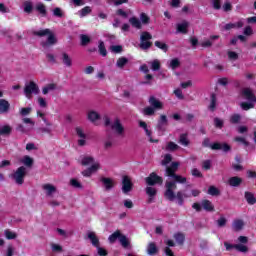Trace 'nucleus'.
<instances>
[{"mask_svg":"<svg viewBox=\"0 0 256 256\" xmlns=\"http://www.w3.org/2000/svg\"><path fill=\"white\" fill-rule=\"evenodd\" d=\"M179 169V162H173L170 167L166 168V176L171 177L173 180H167L165 187L166 191L164 193L166 199L168 201H178V205H183L184 199L191 197V195L183 193L182 191H178L175 196V189H177V183H187V178L175 174V172Z\"/></svg>","mask_w":256,"mask_h":256,"instance_id":"nucleus-1","label":"nucleus"},{"mask_svg":"<svg viewBox=\"0 0 256 256\" xmlns=\"http://www.w3.org/2000/svg\"><path fill=\"white\" fill-rule=\"evenodd\" d=\"M81 165H91L90 168L82 171L83 177H91L93 173H97L98 169H101L99 162H95L91 156H83L80 160Z\"/></svg>","mask_w":256,"mask_h":256,"instance_id":"nucleus-2","label":"nucleus"},{"mask_svg":"<svg viewBox=\"0 0 256 256\" xmlns=\"http://www.w3.org/2000/svg\"><path fill=\"white\" fill-rule=\"evenodd\" d=\"M238 243L239 244H229L228 242H224L226 251H231V249H236L239 253H247V251H249V248L247 247L249 238H247V236H239Z\"/></svg>","mask_w":256,"mask_h":256,"instance_id":"nucleus-3","label":"nucleus"},{"mask_svg":"<svg viewBox=\"0 0 256 256\" xmlns=\"http://www.w3.org/2000/svg\"><path fill=\"white\" fill-rule=\"evenodd\" d=\"M242 95L243 97H245V99H247L250 102L249 103L242 102L241 108L244 109V111H249V109H253L254 107L253 103H255L256 98H255V95H253V92L251 91V89L245 88L242 91Z\"/></svg>","mask_w":256,"mask_h":256,"instance_id":"nucleus-4","label":"nucleus"},{"mask_svg":"<svg viewBox=\"0 0 256 256\" xmlns=\"http://www.w3.org/2000/svg\"><path fill=\"white\" fill-rule=\"evenodd\" d=\"M35 35H38V37H45V35H48L47 42L42 43V47H44V49H46L48 45H55L57 43V38H55V35L51 33L50 29L39 30L35 32Z\"/></svg>","mask_w":256,"mask_h":256,"instance_id":"nucleus-5","label":"nucleus"},{"mask_svg":"<svg viewBox=\"0 0 256 256\" xmlns=\"http://www.w3.org/2000/svg\"><path fill=\"white\" fill-rule=\"evenodd\" d=\"M24 95L27 99H31L33 95H39V86L33 81L27 83L24 87Z\"/></svg>","mask_w":256,"mask_h":256,"instance_id":"nucleus-6","label":"nucleus"},{"mask_svg":"<svg viewBox=\"0 0 256 256\" xmlns=\"http://www.w3.org/2000/svg\"><path fill=\"white\" fill-rule=\"evenodd\" d=\"M25 175H27V168L21 166L15 171V173L12 174V178L14 179L15 183H17V185H23L25 181Z\"/></svg>","mask_w":256,"mask_h":256,"instance_id":"nucleus-7","label":"nucleus"},{"mask_svg":"<svg viewBox=\"0 0 256 256\" xmlns=\"http://www.w3.org/2000/svg\"><path fill=\"white\" fill-rule=\"evenodd\" d=\"M152 36L148 32H143L140 37V47L141 49H149L151 47L150 39Z\"/></svg>","mask_w":256,"mask_h":256,"instance_id":"nucleus-8","label":"nucleus"},{"mask_svg":"<svg viewBox=\"0 0 256 256\" xmlns=\"http://www.w3.org/2000/svg\"><path fill=\"white\" fill-rule=\"evenodd\" d=\"M147 185L153 186V185H161L163 183V178L159 177L155 173H151L150 177L146 178Z\"/></svg>","mask_w":256,"mask_h":256,"instance_id":"nucleus-9","label":"nucleus"},{"mask_svg":"<svg viewBox=\"0 0 256 256\" xmlns=\"http://www.w3.org/2000/svg\"><path fill=\"white\" fill-rule=\"evenodd\" d=\"M111 129L114 133H117V135H123L125 131L123 124H121V121L117 118L114 120V123L111 124Z\"/></svg>","mask_w":256,"mask_h":256,"instance_id":"nucleus-10","label":"nucleus"},{"mask_svg":"<svg viewBox=\"0 0 256 256\" xmlns=\"http://www.w3.org/2000/svg\"><path fill=\"white\" fill-rule=\"evenodd\" d=\"M42 190L44 191L46 197H53L57 193V187L53 184H43Z\"/></svg>","mask_w":256,"mask_h":256,"instance_id":"nucleus-11","label":"nucleus"},{"mask_svg":"<svg viewBox=\"0 0 256 256\" xmlns=\"http://www.w3.org/2000/svg\"><path fill=\"white\" fill-rule=\"evenodd\" d=\"M100 181L105 189V191H111L115 187V180L112 178L102 177Z\"/></svg>","mask_w":256,"mask_h":256,"instance_id":"nucleus-12","label":"nucleus"},{"mask_svg":"<svg viewBox=\"0 0 256 256\" xmlns=\"http://www.w3.org/2000/svg\"><path fill=\"white\" fill-rule=\"evenodd\" d=\"M133 189V183L128 176H124L122 179V191L123 193H129Z\"/></svg>","mask_w":256,"mask_h":256,"instance_id":"nucleus-13","label":"nucleus"},{"mask_svg":"<svg viewBox=\"0 0 256 256\" xmlns=\"http://www.w3.org/2000/svg\"><path fill=\"white\" fill-rule=\"evenodd\" d=\"M76 135H77V137L80 138V139L78 140V145H80L81 147H83V145H85L86 140H87V134L85 133V131L83 130V128L77 127V128H76Z\"/></svg>","mask_w":256,"mask_h":256,"instance_id":"nucleus-14","label":"nucleus"},{"mask_svg":"<svg viewBox=\"0 0 256 256\" xmlns=\"http://www.w3.org/2000/svg\"><path fill=\"white\" fill-rule=\"evenodd\" d=\"M139 125H140V127H141L142 129H144V131H145V133H146V135H147V137H148L150 143H158L159 140H155V139H153V138L151 137V132H150L149 128L147 127V123H145L144 121H140V122H139Z\"/></svg>","mask_w":256,"mask_h":256,"instance_id":"nucleus-15","label":"nucleus"},{"mask_svg":"<svg viewBox=\"0 0 256 256\" xmlns=\"http://www.w3.org/2000/svg\"><path fill=\"white\" fill-rule=\"evenodd\" d=\"M87 239L91 241L93 247H99V238L97 237V234H95V232H87Z\"/></svg>","mask_w":256,"mask_h":256,"instance_id":"nucleus-16","label":"nucleus"},{"mask_svg":"<svg viewBox=\"0 0 256 256\" xmlns=\"http://www.w3.org/2000/svg\"><path fill=\"white\" fill-rule=\"evenodd\" d=\"M61 60H62L63 65H65V67L73 66V59L66 52L62 53Z\"/></svg>","mask_w":256,"mask_h":256,"instance_id":"nucleus-17","label":"nucleus"},{"mask_svg":"<svg viewBox=\"0 0 256 256\" xmlns=\"http://www.w3.org/2000/svg\"><path fill=\"white\" fill-rule=\"evenodd\" d=\"M149 103L151 107H153V109H163V103L157 100V98H155L154 96H151L149 98Z\"/></svg>","mask_w":256,"mask_h":256,"instance_id":"nucleus-18","label":"nucleus"},{"mask_svg":"<svg viewBox=\"0 0 256 256\" xmlns=\"http://www.w3.org/2000/svg\"><path fill=\"white\" fill-rule=\"evenodd\" d=\"M211 149L213 150H221V151H229V149H231V147H229V145L227 144H221V143H214L211 146Z\"/></svg>","mask_w":256,"mask_h":256,"instance_id":"nucleus-19","label":"nucleus"},{"mask_svg":"<svg viewBox=\"0 0 256 256\" xmlns=\"http://www.w3.org/2000/svg\"><path fill=\"white\" fill-rule=\"evenodd\" d=\"M87 117L91 121V123H95L96 121H99V119L101 118L99 113H97V111L95 110H90L87 114Z\"/></svg>","mask_w":256,"mask_h":256,"instance_id":"nucleus-20","label":"nucleus"},{"mask_svg":"<svg viewBox=\"0 0 256 256\" xmlns=\"http://www.w3.org/2000/svg\"><path fill=\"white\" fill-rule=\"evenodd\" d=\"M9 107H11L9 101L0 99V113H7V111H9Z\"/></svg>","mask_w":256,"mask_h":256,"instance_id":"nucleus-21","label":"nucleus"},{"mask_svg":"<svg viewBox=\"0 0 256 256\" xmlns=\"http://www.w3.org/2000/svg\"><path fill=\"white\" fill-rule=\"evenodd\" d=\"M242 179L235 176V177H231L229 180H228V183L231 187H239L242 183Z\"/></svg>","mask_w":256,"mask_h":256,"instance_id":"nucleus-22","label":"nucleus"},{"mask_svg":"<svg viewBox=\"0 0 256 256\" xmlns=\"http://www.w3.org/2000/svg\"><path fill=\"white\" fill-rule=\"evenodd\" d=\"M215 39H219V36L218 35L210 36V40L209 39L204 40L200 43V45L201 47H211L213 45V42L211 41H215Z\"/></svg>","mask_w":256,"mask_h":256,"instance_id":"nucleus-23","label":"nucleus"},{"mask_svg":"<svg viewBox=\"0 0 256 256\" xmlns=\"http://www.w3.org/2000/svg\"><path fill=\"white\" fill-rule=\"evenodd\" d=\"M189 27V22L183 21L177 24L178 33H187V28Z\"/></svg>","mask_w":256,"mask_h":256,"instance_id":"nucleus-24","label":"nucleus"},{"mask_svg":"<svg viewBox=\"0 0 256 256\" xmlns=\"http://www.w3.org/2000/svg\"><path fill=\"white\" fill-rule=\"evenodd\" d=\"M245 227V222L243 220H235L232 224V229L234 231H241Z\"/></svg>","mask_w":256,"mask_h":256,"instance_id":"nucleus-25","label":"nucleus"},{"mask_svg":"<svg viewBox=\"0 0 256 256\" xmlns=\"http://www.w3.org/2000/svg\"><path fill=\"white\" fill-rule=\"evenodd\" d=\"M174 239L178 245H183L185 243V234L177 232L174 234Z\"/></svg>","mask_w":256,"mask_h":256,"instance_id":"nucleus-26","label":"nucleus"},{"mask_svg":"<svg viewBox=\"0 0 256 256\" xmlns=\"http://www.w3.org/2000/svg\"><path fill=\"white\" fill-rule=\"evenodd\" d=\"M146 194L149 196V203H151V201H153V197L157 195V189L153 187H147Z\"/></svg>","mask_w":256,"mask_h":256,"instance_id":"nucleus-27","label":"nucleus"},{"mask_svg":"<svg viewBox=\"0 0 256 256\" xmlns=\"http://www.w3.org/2000/svg\"><path fill=\"white\" fill-rule=\"evenodd\" d=\"M23 11L24 13H32L33 12V2L31 1H25L23 3Z\"/></svg>","mask_w":256,"mask_h":256,"instance_id":"nucleus-28","label":"nucleus"},{"mask_svg":"<svg viewBox=\"0 0 256 256\" xmlns=\"http://www.w3.org/2000/svg\"><path fill=\"white\" fill-rule=\"evenodd\" d=\"M245 199H246L248 205H255V203H256L255 195H253V193H251V192L245 193Z\"/></svg>","mask_w":256,"mask_h":256,"instance_id":"nucleus-29","label":"nucleus"},{"mask_svg":"<svg viewBox=\"0 0 256 256\" xmlns=\"http://www.w3.org/2000/svg\"><path fill=\"white\" fill-rule=\"evenodd\" d=\"M158 249H157V245H155V243L151 242L148 244V248H147V253L148 255H156Z\"/></svg>","mask_w":256,"mask_h":256,"instance_id":"nucleus-30","label":"nucleus"},{"mask_svg":"<svg viewBox=\"0 0 256 256\" xmlns=\"http://www.w3.org/2000/svg\"><path fill=\"white\" fill-rule=\"evenodd\" d=\"M201 206L203 207V209L205 211H213V209H214L213 204L209 200L202 201Z\"/></svg>","mask_w":256,"mask_h":256,"instance_id":"nucleus-31","label":"nucleus"},{"mask_svg":"<svg viewBox=\"0 0 256 256\" xmlns=\"http://www.w3.org/2000/svg\"><path fill=\"white\" fill-rule=\"evenodd\" d=\"M152 71H159L161 69V62L159 60H153L149 62Z\"/></svg>","mask_w":256,"mask_h":256,"instance_id":"nucleus-32","label":"nucleus"},{"mask_svg":"<svg viewBox=\"0 0 256 256\" xmlns=\"http://www.w3.org/2000/svg\"><path fill=\"white\" fill-rule=\"evenodd\" d=\"M20 161L26 167H32V165H33V158H31L29 156H24Z\"/></svg>","mask_w":256,"mask_h":256,"instance_id":"nucleus-33","label":"nucleus"},{"mask_svg":"<svg viewBox=\"0 0 256 256\" xmlns=\"http://www.w3.org/2000/svg\"><path fill=\"white\" fill-rule=\"evenodd\" d=\"M70 185L71 187H73L74 189H83V185L81 184V182H79V180L72 178L70 180Z\"/></svg>","mask_w":256,"mask_h":256,"instance_id":"nucleus-34","label":"nucleus"},{"mask_svg":"<svg viewBox=\"0 0 256 256\" xmlns=\"http://www.w3.org/2000/svg\"><path fill=\"white\" fill-rule=\"evenodd\" d=\"M55 84H48L42 89L43 95H47V93H51V91H55Z\"/></svg>","mask_w":256,"mask_h":256,"instance_id":"nucleus-35","label":"nucleus"},{"mask_svg":"<svg viewBox=\"0 0 256 256\" xmlns=\"http://www.w3.org/2000/svg\"><path fill=\"white\" fill-rule=\"evenodd\" d=\"M36 11H39L40 14L43 15V17L47 15V9L45 8V5L43 3H38L36 5Z\"/></svg>","mask_w":256,"mask_h":256,"instance_id":"nucleus-36","label":"nucleus"},{"mask_svg":"<svg viewBox=\"0 0 256 256\" xmlns=\"http://www.w3.org/2000/svg\"><path fill=\"white\" fill-rule=\"evenodd\" d=\"M120 237H121V232L116 231L112 235L109 236L108 241L110 243H115L117 241V239H119Z\"/></svg>","mask_w":256,"mask_h":256,"instance_id":"nucleus-37","label":"nucleus"},{"mask_svg":"<svg viewBox=\"0 0 256 256\" xmlns=\"http://www.w3.org/2000/svg\"><path fill=\"white\" fill-rule=\"evenodd\" d=\"M99 53L100 55H102V57H106L107 56V49H105V43H103V41L99 42Z\"/></svg>","mask_w":256,"mask_h":256,"instance_id":"nucleus-38","label":"nucleus"},{"mask_svg":"<svg viewBox=\"0 0 256 256\" xmlns=\"http://www.w3.org/2000/svg\"><path fill=\"white\" fill-rule=\"evenodd\" d=\"M129 21L132 27H135L136 29H141V21H139V19L133 17V18H130Z\"/></svg>","mask_w":256,"mask_h":256,"instance_id":"nucleus-39","label":"nucleus"},{"mask_svg":"<svg viewBox=\"0 0 256 256\" xmlns=\"http://www.w3.org/2000/svg\"><path fill=\"white\" fill-rule=\"evenodd\" d=\"M4 235L6 239H17V234L11 230H5Z\"/></svg>","mask_w":256,"mask_h":256,"instance_id":"nucleus-40","label":"nucleus"},{"mask_svg":"<svg viewBox=\"0 0 256 256\" xmlns=\"http://www.w3.org/2000/svg\"><path fill=\"white\" fill-rule=\"evenodd\" d=\"M11 133V126L5 125L0 127V135H9Z\"/></svg>","mask_w":256,"mask_h":256,"instance_id":"nucleus-41","label":"nucleus"},{"mask_svg":"<svg viewBox=\"0 0 256 256\" xmlns=\"http://www.w3.org/2000/svg\"><path fill=\"white\" fill-rule=\"evenodd\" d=\"M179 143L182 144L184 147L189 145V139L187 138V134H182L179 139Z\"/></svg>","mask_w":256,"mask_h":256,"instance_id":"nucleus-42","label":"nucleus"},{"mask_svg":"<svg viewBox=\"0 0 256 256\" xmlns=\"http://www.w3.org/2000/svg\"><path fill=\"white\" fill-rule=\"evenodd\" d=\"M119 241L122 247H125V248L129 247V239H127L126 236L120 234Z\"/></svg>","mask_w":256,"mask_h":256,"instance_id":"nucleus-43","label":"nucleus"},{"mask_svg":"<svg viewBox=\"0 0 256 256\" xmlns=\"http://www.w3.org/2000/svg\"><path fill=\"white\" fill-rule=\"evenodd\" d=\"M177 149H179V145L175 142H169L166 146V151H177Z\"/></svg>","mask_w":256,"mask_h":256,"instance_id":"nucleus-44","label":"nucleus"},{"mask_svg":"<svg viewBox=\"0 0 256 256\" xmlns=\"http://www.w3.org/2000/svg\"><path fill=\"white\" fill-rule=\"evenodd\" d=\"M89 13H91V7L86 6V7H84V8L79 12V15H80V17H87V15H89Z\"/></svg>","mask_w":256,"mask_h":256,"instance_id":"nucleus-45","label":"nucleus"},{"mask_svg":"<svg viewBox=\"0 0 256 256\" xmlns=\"http://www.w3.org/2000/svg\"><path fill=\"white\" fill-rule=\"evenodd\" d=\"M127 58H125V57H122V58H119L118 60H117V63H116V65H117V67H119L120 69H122V67H125V65H127Z\"/></svg>","mask_w":256,"mask_h":256,"instance_id":"nucleus-46","label":"nucleus"},{"mask_svg":"<svg viewBox=\"0 0 256 256\" xmlns=\"http://www.w3.org/2000/svg\"><path fill=\"white\" fill-rule=\"evenodd\" d=\"M217 105V98H215V94L211 95V103L209 106L210 111H215V107Z\"/></svg>","mask_w":256,"mask_h":256,"instance_id":"nucleus-47","label":"nucleus"},{"mask_svg":"<svg viewBox=\"0 0 256 256\" xmlns=\"http://www.w3.org/2000/svg\"><path fill=\"white\" fill-rule=\"evenodd\" d=\"M179 65H181V62H179V59L174 58L170 61L169 67H171V69H177Z\"/></svg>","mask_w":256,"mask_h":256,"instance_id":"nucleus-48","label":"nucleus"},{"mask_svg":"<svg viewBox=\"0 0 256 256\" xmlns=\"http://www.w3.org/2000/svg\"><path fill=\"white\" fill-rule=\"evenodd\" d=\"M228 59H230V61H237L239 59V55L237 54V52L229 51Z\"/></svg>","mask_w":256,"mask_h":256,"instance_id":"nucleus-49","label":"nucleus"},{"mask_svg":"<svg viewBox=\"0 0 256 256\" xmlns=\"http://www.w3.org/2000/svg\"><path fill=\"white\" fill-rule=\"evenodd\" d=\"M208 195H212V196L219 195V189H217L215 186H210L208 189Z\"/></svg>","mask_w":256,"mask_h":256,"instance_id":"nucleus-50","label":"nucleus"},{"mask_svg":"<svg viewBox=\"0 0 256 256\" xmlns=\"http://www.w3.org/2000/svg\"><path fill=\"white\" fill-rule=\"evenodd\" d=\"M155 46L158 47V49H161L162 51L167 52V49H168L167 44L160 41H156Z\"/></svg>","mask_w":256,"mask_h":256,"instance_id":"nucleus-51","label":"nucleus"},{"mask_svg":"<svg viewBox=\"0 0 256 256\" xmlns=\"http://www.w3.org/2000/svg\"><path fill=\"white\" fill-rule=\"evenodd\" d=\"M31 111H33V108L31 107L21 108L20 115H22V117H26V115H29V113H31Z\"/></svg>","mask_w":256,"mask_h":256,"instance_id":"nucleus-52","label":"nucleus"},{"mask_svg":"<svg viewBox=\"0 0 256 256\" xmlns=\"http://www.w3.org/2000/svg\"><path fill=\"white\" fill-rule=\"evenodd\" d=\"M37 117L42 118V120L44 121V123L47 125V127H51V123H49L47 121V118H45V113L41 112V111H37Z\"/></svg>","mask_w":256,"mask_h":256,"instance_id":"nucleus-53","label":"nucleus"},{"mask_svg":"<svg viewBox=\"0 0 256 256\" xmlns=\"http://www.w3.org/2000/svg\"><path fill=\"white\" fill-rule=\"evenodd\" d=\"M144 115H154L155 114V108L153 107H146L143 110Z\"/></svg>","mask_w":256,"mask_h":256,"instance_id":"nucleus-54","label":"nucleus"},{"mask_svg":"<svg viewBox=\"0 0 256 256\" xmlns=\"http://www.w3.org/2000/svg\"><path fill=\"white\" fill-rule=\"evenodd\" d=\"M172 157H171V154H166L164 156V159L162 160V165H169V163H171L172 161Z\"/></svg>","mask_w":256,"mask_h":256,"instance_id":"nucleus-55","label":"nucleus"},{"mask_svg":"<svg viewBox=\"0 0 256 256\" xmlns=\"http://www.w3.org/2000/svg\"><path fill=\"white\" fill-rule=\"evenodd\" d=\"M38 105H39V107H42L43 109H45V107H47V101L45 100V98L39 97Z\"/></svg>","mask_w":256,"mask_h":256,"instance_id":"nucleus-56","label":"nucleus"},{"mask_svg":"<svg viewBox=\"0 0 256 256\" xmlns=\"http://www.w3.org/2000/svg\"><path fill=\"white\" fill-rule=\"evenodd\" d=\"M80 39L82 45H87L91 41V38H89L87 35H81Z\"/></svg>","mask_w":256,"mask_h":256,"instance_id":"nucleus-57","label":"nucleus"},{"mask_svg":"<svg viewBox=\"0 0 256 256\" xmlns=\"http://www.w3.org/2000/svg\"><path fill=\"white\" fill-rule=\"evenodd\" d=\"M174 95L177 97V99H185V96H183V91L181 89L174 90Z\"/></svg>","mask_w":256,"mask_h":256,"instance_id":"nucleus-58","label":"nucleus"},{"mask_svg":"<svg viewBox=\"0 0 256 256\" xmlns=\"http://www.w3.org/2000/svg\"><path fill=\"white\" fill-rule=\"evenodd\" d=\"M140 20L142 23L147 24V23H149V16H147V14H145V13H141Z\"/></svg>","mask_w":256,"mask_h":256,"instance_id":"nucleus-59","label":"nucleus"},{"mask_svg":"<svg viewBox=\"0 0 256 256\" xmlns=\"http://www.w3.org/2000/svg\"><path fill=\"white\" fill-rule=\"evenodd\" d=\"M110 49L113 53H121V51H123V47L119 45L111 46Z\"/></svg>","mask_w":256,"mask_h":256,"instance_id":"nucleus-60","label":"nucleus"},{"mask_svg":"<svg viewBox=\"0 0 256 256\" xmlns=\"http://www.w3.org/2000/svg\"><path fill=\"white\" fill-rule=\"evenodd\" d=\"M202 167L205 169V171H209V169H211V160H205Z\"/></svg>","mask_w":256,"mask_h":256,"instance_id":"nucleus-61","label":"nucleus"},{"mask_svg":"<svg viewBox=\"0 0 256 256\" xmlns=\"http://www.w3.org/2000/svg\"><path fill=\"white\" fill-rule=\"evenodd\" d=\"M231 123H237L238 121H241V116L239 114H234L230 118Z\"/></svg>","mask_w":256,"mask_h":256,"instance_id":"nucleus-62","label":"nucleus"},{"mask_svg":"<svg viewBox=\"0 0 256 256\" xmlns=\"http://www.w3.org/2000/svg\"><path fill=\"white\" fill-rule=\"evenodd\" d=\"M97 249V253L100 256H107V250H105L104 248H101L99 245L98 247H96Z\"/></svg>","mask_w":256,"mask_h":256,"instance_id":"nucleus-63","label":"nucleus"},{"mask_svg":"<svg viewBox=\"0 0 256 256\" xmlns=\"http://www.w3.org/2000/svg\"><path fill=\"white\" fill-rule=\"evenodd\" d=\"M15 249L10 245L6 250V256H13Z\"/></svg>","mask_w":256,"mask_h":256,"instance_id":"nucleus-64","label":"nucleus"}]
</instances>
